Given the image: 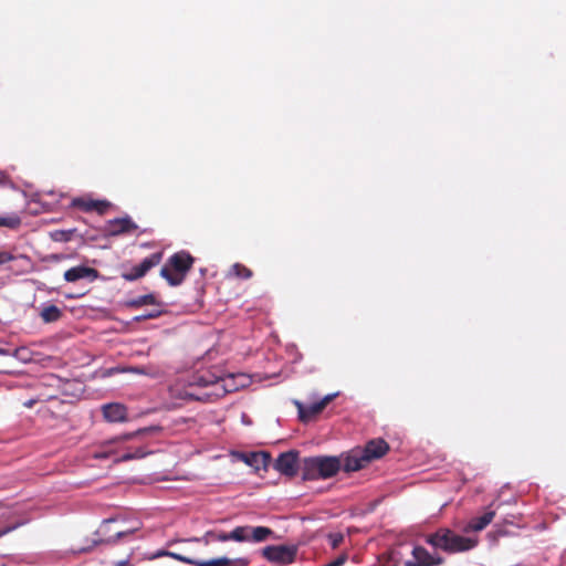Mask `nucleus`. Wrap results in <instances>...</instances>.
I'll list each match as a JSON object with an SVG mask.
<instances>
[{
    "label": "nucleus",
    "instance_id": "obj_1",
    "mask_svg": "<svg viewBox=\"0 0 566 566\" xmlns=\"http://www.w3.org/2000/svg\"><path fill=\"white\" fill-rule=\"evenodd\" d=\"M233 376L220 378L206 370L192 377L188 388L185 390V398L191 400L209 401L211 397H219L221 392H231L238 389V386L230 384Z\"/></svg>",
    "mask_w": 566,
    "mask_h": 566
},
{
    "label": "nucleus",
    "instance_id": "obj_2",
    "mask_svg": "<svg viewBox=\"0 0 566 566\" xmlns=\"http://www.w3.org/2000/svg\"><path fill=\"white\" fill-rule=\"evenodd\" d=\"M427 544L447 554L465 553L475 548L479 544L476 536H463L448 527H440L436 532L426 535Z\"/></svg>",
    "mask_w": 566,
    "mask_h": 566
},
{
    "label": "nucleus",
    "instance_id": "obj_3",
    "mask_svg": "<svg viewBox=\"0 0 566 566\" xmlns=\"http://www.w3.org/2000/svg\"><path fill=\"white\" fill-rule=\"evenodd\" d=\"M342 463V458L336 455L305 458L301 463L302 479L304 481L331 479L340 471Z\"/></svg>",
    "mask_w": 566,
    "mask_h": 566
},
{
    "label": "nucleus",
    "instance_id": "obj_4",
    "mask_svg": "<svg viewBox=\"0 0 566 566\" xmlns=\"http://www.w3.org/2000/svg\"><path fill=\"white\" fill-rule=\"evenodd\" d=\"M195 263V258L187 251H179L174 253L160 270V275L169 285L178 286L185 279L187 273L191 270Z\"/></svg>",
    "mask_w": 566,
    "mask_h": 566
},
{
    "label": "nucleus",
    "instance_id": "obj_5",
    "mask_svg": "<svg viewBox=\"0 0 566 566\" xmlns=\"http://www.w3.org/2000/svg\"><path fill=\"white\" fill-rule=\"evenodd\" d=\"M118 521L124 522V518L119 515L113 516L109 518H105L101 523L97 531L95 532V535L98 538L93 541V546H96L98 544H115L120 538H123L127 535L134 534L136 531L139 530V523L137 522L135 525H133L130 527H124V528L115 531L114 534H111L112 533L111 524L118 522Z\"/></svg>",
    "mask_w": 566,
    "mask_h": 566
},
{
    "label": "nucleus",
    "instance_id": "obj_6",
    "mask_svg": "<svg viewBox=\"0 0 566 566\" xmlns=\"http://www.w3.org/2000/svg\"><path fill=\"white\" fill-rule=\"evenodd\" d=\"M273 531L266 526H237L230 532L231 541L261 543L266 541Z\"/></svg>",
    "mask_w": 566,
    "mask_h": 566
},
{
    "label": "nucleus",
    "instance_id": "obj_7",
    "mask_svg": "<svg viewBox=\"0 0 566 566\" xmlns=\"http://www.w3.org/2000/svg\"><path fill=\"white\" fill-rule=\"evenodd\" d=\"M163 260V252H156L147 256L140 264L133 266L128 271H123L120 276L127 281L133 282L144 277L149 270L158 265Z\"/></svg>",
    "mask_w": 566,
    "mask_h": 566
},
{
    "label": "nucleus",
    "instance_id": "obj_8",
    "mask_svg": "<svg viewBox=\"0 0 566 566\" xmlns=\"http://www.w3.org/2000/svg\"><path fill=\"white\" fill-rule=\"evenodd\" d=\"M412 560H407L405 566H441L446 563L444 557L439 554H431L423 546L417 545L412 548Z\"/></svg>",
    "mask_w": 566,
    "mask_h": 566
},
{
    "label": "nucleus",
    "instance_id": "obj_9",
    "mask_svg": "<svg viewBox=\"0 0 566 566\" xmlns=\"http://www.w3.org/2000/svg\"><path fill=\"white\" fill-rule=\"evenodd\" d=\"M262 554L270 562L286 565L294 560L296 549L285 545L266 546L263 548Z\"/></svg>",
    "mask_w": 566,
    "mask_h": 566
},
{
    "label": "nucleus",
    "instance_id": "obj_10",
    "mask_svg": "<svg viewBox=\"0 0 566 566\" xmlns=\"http://www.w3.org/2000/svg\"><path fill=\"white\" fill-rule=\"evenodd\" d=\"M298 452L291 450L287 452H283L275 460L274 468L281 474L286 476H295L297 474L298 468Z\"/></svg>",
    "mask_w": 566,
    "mask_h": 566
},
{
    "label": "nucleus",
    "instance_id": "obj_11",
    "mask_svg": "<svg viewBox=\"0 0 566 566\" xmlns=\"http://www.w3.org/2000/svg\"><path fill=\"white\" fill-rule=\"evenodd\" d=\"M342 469L345 472H355L364 469L369 462L367 461L361 449L356 448L347 453H342Z\"/></svg>",
    "mask_w": 566,
    "mask_h": 566
},
{
    "label": "nucleus",
    "instance_id": "obj_12",
    "mask_svg": "<svg viewBox=\"0 0 566 566\" xmlns=\"http://www.w3.org/2000/svg\"><path fill=\"white\" fill-rule=\"evenodd\" d=\"M137 228V224L129 217H124L108 220L105 223L104 231L107 235L117 237L134 232Z\"/></svg>",
    "mask_w": 566,
    "mask_h": 566
},
{
    "label": "nucleus",
    "instance_id": "obj_13",
    "mask_svg": "<svg viewBox=\"0 0 566 566\" xmlns=\"http://www.w3.org/2000/svg\"><path fill=\"white\" fill-rule=\"evenodd\" d=\"M336 397V394L326 395L319 401L304 406L301 402H296L298 416L302 421H308L318 413H321L326 406Z\"/></svg>",
    "mask_w": 566,
    "mask_h": 566
},
{
    "label": "nucleus",
    "instance_id": "obj_14",
    "mask_svg": "<svg viewBox=\"0 0 566 566\" xmlns=\"http://www.w3.org/2000/svg\"><path fill=\"white\" fill-rule=\"evenodd\" d=\"M64 280L70 283L77 282L80 280H87L94 282L99 277V272L91 266L77 265L73 266L64 272Z\"/></svg>",
    "mask_w": 566,
    "mask_h": 566
},
{
    "label": "nucleus",
    "instance_id": "obj_15",
    "mask_svg": "<svg viewBox=\"0 0 566 566\" xmlns=\"http://www.w3.org/2000/svg\"><path fill=\"white\" fill-rule=\"evenodd\" d=\"M72 207L77 208L84 212L96 211L98 214H104L111 207V202L106 200H94L90 198H74Z\"/></svg>",
    "mask_w": 566,
    "mask_h": 566
},
{
    "label": "nucleus",
    "instance_id": "obj_16",
    "mask_svg": "<svg viewBox=\"0 0 566 566\" xmlns=\"http://www.w3.org/2000/svg\"><path fill=\"white\" fill-rule=\"evenodd\" d=\"M367 461L382 458L389 451V444L384 439H374L366 443L361 449Z\"/></svg>",
    "mask_w": 566,
    "mask_h": 566
},
{
    "label": "nucleus",
    "instance_id": "obj_17",
    "mask_svg": "<svg viewBox=\"0 0 566 566\" xmlns=\"http://www.w3.org/2000/svg\"><path fill=\"white\" fill-rule=\"evenodd\" d=\"M103 416L108 422H123L127 419V408L117 402L104 405L102 408Z\"/></svg>",
    "mask_w": 566,
    "mask_h": 566
},
{
    "label": "nucleus",
    "instance_id": "obj_18",
    "mask_svg": "<svg viewBox=\"0 0 566 566\" xmlns=\"http://www.w3.org/2000/svg\"><path fill=\"white\" fill-rule=\"evenodd\" d=\"M242 459L248 465L254 468L256 471H266L269 464L271 463L270 453L264 451L243 453Z\"/></svg>",
    "mask_w": 566,
    "mask_h": 566
},
{
    "label": "nucleus",
    "instance_id": "obj_19",
    "mask_svg": "<svg viewBox=\"0 0 566 566\" xmlns=\"http://www.w3.org/2000/svg\"><path fill=\"white\" fill-rule=\"evenodd\" d=\"M495 517V511L489 510L483 515L472 517L464 526L463 532H481L483 531Z\"/></svg>",
    "mask_w": 566,
    "mask_h": 566
},
{
    "label": "nucleus",
    "instance_id": "obj_20",
    "mask_svg": "<svg viewBox=\"0 0 566 566\" xmlns=\"http://www.w3.org/2000/svg\"><path fill=\"white\" fill-rule=\"evenodd\" d=\"M196 566H248L249 560L247 558L230 559L227 557L212 558L206 562H197Z\"/></svg>",
    "mask_w": 566,
    "mask_h": 566
},
{
    "label": "nucleus",
    "instance_id": "obj_21",
    "mask_svg": "<svg viewBox=\"0 0 566 566\" xmlns=\"http://www.w3.org/2000/svg\"><path fill=\"white\" fill-rule=\"evenodd\" d=\"M125 304H126L127 307L138 308V307H142L144 305H155V304H158V301H157L156 296L150 293V294L142 295V296H138L136 298L129 300Z\"/></svg>",
    "mask_w": 566,
    "mask_h": 566
},
{
    "label": "nucleus",
    "instance_id": "obj_22",
    "mask_svg": "<svg viewBox=\"0 0 566 566\" xmlns=\"http://www.w3.org/2000/svg\"><path fill=\"white\" fill-rule=\"evenodd\" d=\"M40 316L45 323H51L60 319L62 312L57 306L49 305L41 311Z\"/></svg>",
    "mask_w": 566,
    "mask_h": 566
},
{
    "label": "nucleus",
    "instance_id": "obj_23",
    "mask_svg": "<svg viewBox=\"0 0 566 566\" xmlns=\"http://www.w3.org/2000/svg\"><path fill=\"white\" fill-rule=\"evenodd\" d=\"M21 218L18 213L0 217V227H6L12 230L18 229L21 226Z\"/></svg>",
    "mask_w": 566,
    "mask_h": 566
},
{
    "label": "nucleus",
    "instance_id": "obj_24",
    "mask_svg": "<svg viewBox=\"0 0 566 566\" xmlns=\"http://www.w3.org/2000/svg\"><path fill=\"white\" fill-rule=\"evenodd\" d=\"M231 273H233L237 277L248 280L252 276V271L241 263H234L231 266Z\"/></svg>",
    "mask_w": 566,
    "mask_h": 566
},
{
    "label": "nucleus",
    "instance_id": "obj_25",
    "mask_svg": "<svg viewBox=\"0 0 566 566\" xmlns=\"http://www.w3.org/2000/svg\"><path fill=\"white\" fill-rule=\"evenodd\" d=\"M160 429H161L160 427H156V426L142 428V429H139V430H137L135 432L117 437V438L114 439V441L129 440V439H132V438H134L136 436L145 434V433H148V432H156V431H159Z\"/></svg>",
    "mask_w": 566,
    "mask_h": 566
},
{
    "label": "nucleus",
    "instance_id": "obj_26",
    "mask_svg": "<svg viewBox=\"0 0 566 566\" xmlns=\"http://www.w3.org/2000/svg\"><path fill=\"white\" fill-rule=\"evenodd\" d=\"M159 555H163V556H169L174 559H177L179 562H182L185 564H197L196 560L187 557V556H184V555H180V554H177V553H174V552H168V551H165L163 553H160Z\"/></svg>",
    "mask_w": 566,
    "mask_h": 566
},
{
    "label": "nucleus",
    "instance_id": "obj_27",
    "mask_svg": "<svg viewBox=\"0 0 566 566\" xmlns=\"http://www.w3.org/2000/svg\"><path fill=\"white\" fill-rule=\"evenodd\" d=\"M206 537H210L211 541H218V542L231 541L230 533H226V532L207 533Z\"/></svg>",
    "mask_w": 566,
    "mask_h": 566
},
{
    "label": "nucleus",
    "instance_id": "obj_28",
    "mask_svg": "<svg viewBox=\"0 0 566 566\" xmlns=\"http://www.w3.org/2000/svg\"><path fill=\"white\" fill-rule=\"evenodd\" d=\"M329 544L333 548H337L344 541V535L342 533H331L328 535Z\"/></svg>",
    "mask_w": 566,
    "mask_h": 566
},
{
    "label": "nucleus",
    "instance_id": "obj_29",
    "mask_svg": "<svg viewBox=\"0 0 566 566\" xmlns=\"http://www.w3.org/2000/svg\"><path fill=\"white\" fill-rule=\"evenodd\" d=\"M161 315V311L160 310H157V311H151V312H148L146 314H143L140 316H137L136 317V321H143V319H150V318H157Z\"/></svg>",
    "mask_w": 566,
    "mask_h": 566
},
{
    "label": "nucleus",
    "instance_id": "obj_30",
    "mask_svg": "<svg viewBox=\"0 0 566 566\" xmlns=\"http://www.w3.org/2000/svg\"><path fill=\"white\" fill-rule=\"evenodd\" d=\"M145 453L142 451V450H137L136 453H125L120 457V460L122 461H128V460H132V459H136V458H142L144 457Z\"/></svg>",
    "mask_w": 566,
    "mask_h": 566
},
{
    "label": "nucleus",
    "instance_id": "obj_31",
    "mask_svg": "<svg viewBox=\"0 0 566 566\" xmlns=\"http://www.w3.org/2000/svg\"><path fill=\"white\" fill-rule=\"evenodd\" d=\"M13 259H14V256L11 253L6 252V251H0V265L4 264L7 262H10Z\"/></svg>",
    "mask_w": 566,
    "mask_h": 566
},
{
    "label": "nucleus",
    "instance_id": "obj_32",
    "mask_svg": "<svg viewBox=\"0 0 566 566\" xmlns=\"http://www.w3.org/2000/svg\"><path fill=\"white\" fill-rule=\"evenodd\" d=\"M18 525L7 526L2 530H0V537L4 536L6 534L10 533L11 531L15 530Z\"/></svg>",
    "mask_w": 566,
    "mask_h": 566
},
{
    "label": "nucleus",
    "instance_id": "obj_33",
    "mask_svg": "<svg viewBox=\"0 0 566 566\" xmlns=\"http://www.w3.org/2000/svg\"><path fill=\"white\" fill-rule=\"evenodd\" d=\"M113 566H130V558L116 562Z\"/></svg>",
    "mask_w": 566,
    "mask_h": 566
},
{
    "label": "nucleus",
    "instance_id": "obj_34",
    "mask_svg": "<svg viewBox=\"0 0 566 566\" xmlns=\"http://www.w3.org/2000/svg\"><path fill=\"white\" fill-rule=\"evenodd\" d=\"M23 352H25L24 348H17V349L13 350L12 355L14 357L21 358V353H23Z\"/></svg>",
    "mask_w": 566,
    "mask_h": 566
},
{
    "label": "nucleus",
    "instance_id": "obj_35",
    "mask_svg": "<svg viewBox=\"0 0 566 566\" xmlns=\"http://www.w3.org/2000/svg\"><path fill=\"white\" fill-rule=\"evenodd\" d=\"M10 352L8 349H4V348H0V355H9Z\"/></svg>",
    "mask_w": 566,
    "mask_h": 566
},
{
    "label": "nucleus",
    "instance_id": "obj_36",
    "mask_svg": "<svg viewBox=\"0 0 566 566\" xmlns=\"http://www.w3.org/2000/svg\"><path fill=\"white\" fill-rule=\"evenodd\" d=\"M106 457H107L106 453H96L95 454V458H97V459H103V458H106Z\"/></svg>",
    "mask_w": 566,
    "mask_h": 566
},
{
    "label": "nucleus",
    "instance_id": "obj_37",
    "mask_svg": "<svg viewBox=\"0 0 566 566\" xmlns=\"http://www.w3.org/2000/svg\"><path fill=\"white\" fill-rule=\"evenodd\" d=\"M91 549V547H82L78 549V552H88Z\"/></svg>",
    "mask_w": 566,
    "mask_h": 566
}]
</instances>
